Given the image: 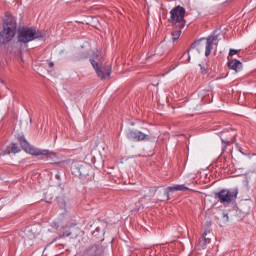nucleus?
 I'll return each instance as SVG.
<instances>
[{
    "label": "nucleus",
    "instance_id": "obj_1",
    "mask_svg": "<svg viewBox=\"0 0 256 256\" xmlns=\"http://www.w3.org/2000/svg\"><path fill=\"white\" fill-rule=\"evenodd\" d=\"M16 31L17 20H15V17H13V15L11 14L6 15L4 19V28L0 33V43H2L3 45L9 43V41H11L13 37H15Z\"/></svg>",
    "mask_w": 256,
    "mask_h": 256
},
{
    "label": "nucleus",
    "instance_id": "obj_2",
    "mask_svg": "<svg viewBox=\"0 0 256 256\" xmlns=\"http://www.w3.org/2000/svg\"><path fill=\"white\" fill-rule=\"evenodd\" d=\"M185 8L176 6L170 11L169 23H171L176 29H183L185 27Z\"/></svg>",
    "mask_w": 256,
    "mask_h": 256
},
{
    "label": "nucleus",
    "instance_id": "obj_3",
    "mask_svg": "<svg viewBox=\"0 0 256 256\" xmlns=\"http://www.w3.org/2000/svg\"><path fill=\"white\" fill-rule=\"evenodd\" d=\"M91 65L95 69L99 79H102V81H105L111 77V63L91 60Z\"/></svg>",
    "mask_w": 256,
    "mask_h": 256
},
{
    "label": "nucleus",
    "instance_id": "obj_4",
    "mask_svg": "<svg viewBox=\"0 0 256 256\" xmlns=\"http://www.w3.org/2000/svg\"><path fill=\"white\" fill-rule=\"evenodd\" d=\"M19 141L22 149H24L26 153H29V155H34L35 157H39V156L47 157V155H55V153L50 152L49 150H43V149L36 148L35 146H31L30 143L27 142V140L23 136L19 138Z\"/></svg>",
    "mask_w": 256,
    "mask_h": 256
},
{
    "label": "nucleus",
    "instance_id": "obj_5",
    "mask_svg": "<svg viewBox=\"0 0 256 256\" xmlns=\"http://www.w3.org/2000/svg\"><path fill=\"white\" fill-rule=\"evenodd\" d=\"M237 195H239V190L237 188L231 190L224 189L216 193L218 201L223 205H230V203H233V201L237 199Z\"/></svg>",
    "mask_w": 256,
    "mask_h": 256
},
{
    "label": "nucleus",
    "instance_id": "obj_6",
    "mask_svg": "<svg viewBox=\"0 0 256 256\" xmlns=\"http://www.w3.org/2000/svg\"><path fill=\"white\" fill-rule=\"evenodd\" d=\"M38 37H41V35L37 33L35 28L23 27L19 31L18 41L19 43H29L31 41H35Z\"/></svg>",
    "mask_w": 256,
    "mask_h": 256
},
{
    "label": "nucleus",
    "instance_id": "obj_7",
    "mask_svg": "<svg viewBox=\"0 0 256 256\" xmlns=\"http://www.w3.org/2000/svg\"><path fill=\"white\" fill-rule=\"evenodd\" d=\"M126 135L131 141H149L150 139L149 135H146L141 131L129 130Z\"/></svg>",
    "mask_w": 256,
    "mask_h": 256
},
{
    "label": "nucleus",
    "instance_id": "obj_8",
    "mask_svg": "<svg viewBox=\"0 0 256 256\" xmlns=\"http://www.w3.org/2000/svg\"><path fill=\"white\" fill-rule=\"evenodd\" d=\"M174 191H189V188L186 187L185 185H175V186H170L165 190V196H166V201H169V193H174Z\"/></svg>",
    "mask_w": 256,
    "mask_h": 256
},
{
    "label": "nucleus",
    "instance_id": "obj_9",
    "mask_svg": "<svg viewBox=\"0 0 256 256\" xmlns=\"http://www.w3.org/2000/svg\"><path fill=\"white\" fill-rule=\"evenodd\" d=\"M217 41V36H210L206 40L205 56L209 57L211 55V49H213V42Z\"/></svg>",
    "mask_w": 256,
    "mask_h": 256
},
{
    "label": "nucleus",
    "instance_id": "obj_10",
    "mask_svg": "<svg viewBox=\"0 0 256 256\" xmlns=\"http://www.w3.org/2000/svg\"><path fill=\"white\" fill-rule=\"evenodd\" d=\"M228 67L229 69H232V71H236V73L238 71H241V69H243V63H241V61L234 59V60H230L228 61Z\"/></svg>",
    "mask_w": 256,
    "mask_h": 256
},
{
    "label": "nucleus",
    "instance_id": "obj_11",
    "mask_svg": "<svg viewBox=\"0 0 256 256\" xmlns=\"http://www.w3.org/2000/svg\"><path fill=\"white\" fill-rule=\"evenodd\" d=\"M201 47H203L201 40H198L191 45L188 53L191 52L192 55H195V53H199V49H201Z\"/></svg>",
    "mask_w": 256,
    "mask_h": 256
},
{
    "label": "nucleus",
    "instance_id": "obj_12",
    "mask_svg": "<svg viewBox=\"0 0 256 256\" xmlns=\"http://www.w3.org/2000/svg\"><path fill=\"white\" fill-rule=\"evenodd\" d=\"M140 195H143L142 199H147V197H155V191L145 187L140 190Z\"/></svg>",
    "mask_w": 256,
    "mask_h": 256
},
{
    "label": "nucleus",
    "instance_id": "obj_13",
    "mask_svg": "<svg viewBox=\"0 0 256 256\" xmlns=\"http://www.w3.org/2000/svg\"><path fill=\"white\" fill-rule=\"evenodd\" d=\"M181 37V29L178 28V30L172 32V41L175 42L177 39Z\"/></svg>",
    "mask_w": 256,
    "mask_h": 256
},
{
    "label": "nucleus",
    "instance_id": "obj_14",
    "mask_svg": "<svg viewBox=\"0 0 256 256\" xmlns=\"http://www.w3.org/2000/svg\"><path fill=\"white\" fill-rule=\"evenodd\" d=\"M7 153H19V147L17 144H12L11 149H7Z\"/></svg>",
    "mask_w": 256,
    "mask_h": 256
},
{
    "label": "nucleus",
    "instance_id": "obj_15",
    "mask_svg": "<svg viewBox=\"0 0 256 256\" xmlns=\"http://www.w3.org/2000/svg\"><path fill=\"white\" fill-rule=\"evenodd\" d=\"M239 51H240V50L230 49V50H229V56H230V57H233V55H237V53H238Z\"/></svg>",
    "mask_w": 256,
    "mask_h": 256
},
{
    "label": "nucleus",
    "instance_id": "obj_16",
    "mask_svg": "<svg viewBox=\"0 0 256 256\" xmlns=\"http://www.w3.org/2000/svg\"><path fill=\"white\" fill-rule=\"evenodd\" d=\"M223 221H224V223H228L229 222V214L223 213Z\"/></svg>",
    "mask_w": 256,
    "mask_h": 256
},
{
    "label": "nucleus",
    "instance_id": "obj_17",
    "mask_svg": "<svg viewBox=\"0 0 256 256\" xmlns=\"http://www.w3.org/2000/svg\"><path fill=\"white\" fill-rule=\"evenodd\" d=\"M71 232H64L61 237H70Z\"/></svg>",
    "mask_w": 256,
    "mask_h": 256
},
{
    "label": "nucleus",
    "instance_id": "obj_18",
    "mask_svg": "<svg viewBox=\"0 0 256 256\" xmlns=\"http://www.w3.org/2000/svg\"><path fill=\"white\" fill-rule=\"evenodd\" d=\"M48 65H49V67H51V68L55 67V64H54L53 62H50Z\"/></svg>",
    "mask_w": 256,
    "mask_h": 256
},
{
    "label": "nucleus",
    "instance_id": "obj_19",
    "mask_svg": "<svg viewBox=\"0 0 256 256\" xmlns=\"http://www.w3.org/2000/svg\"><path fill=\"white\" fill-rule=\"evenodd\" d=\"M205 235H207V233L203 234L202 241H204V242H205Z\"/></svg>",
    "mask_w": 256,
    "mask_h": 256
},
{
    "label": "nucleus",
    "instance_id": "obj_20",
    "mask_svg": "<svg viewBox=\"0 0 256 256\" xmlns=\"http://www.w3.org/2000/svg\"><path fill=\"white\" fill-rule=\"evenodd\" d=\"M86 175H89V171L88 170H86Z\"/></svg>",
    "mask_w": 256,
    "mask_h": 256
},
{
    "label": "nucleus",
    "instance_id": "obj_21",
    "mask_svg": "<svg viewBox=\"0 0 256 256\" xmlns=\"http://www.w3.org/2000/svg\"><path fill=\"white\" fill-rule=\"evenodd\" d=\"M202 247H205V243L202 244Z\"/></svg>",
    "mask_w": 256,
    "mask_h": 256
}]
</instances>
